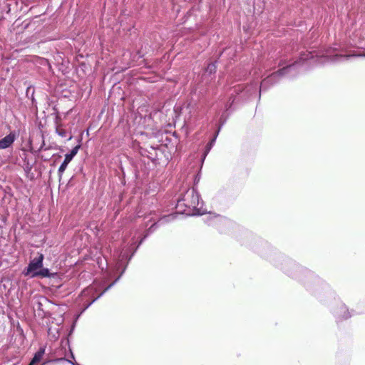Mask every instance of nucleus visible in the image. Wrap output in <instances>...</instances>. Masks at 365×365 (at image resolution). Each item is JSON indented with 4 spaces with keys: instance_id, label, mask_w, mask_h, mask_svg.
Here are the masks:
<instances>
[{
    "instance_id": "12",
    "label": "nucleus",
    "mask_w": 365,
    "mask_h": 365,
    "mask_svg": "<svg viewBox=\"0 0 365 365\" xmlns=\"http://www.w3.org/2000/svg\"><path fill=\"white\" fill-rule=\"evenodd\" d=\"M350 56H344V55L335 54L334 56L327 57V61L336 62V61H341V59H346Z\"/></svg>"
},
{
    "instance_id": "6",
    "label": "nucleus",
    "mask_w": 365,
    "mask_h": 365,
    "mask_svg": "<svg viewBox=\"0 0 365 365\" xmlns=\"http://www.w3.org/2000/svg\"><path fill=\"white\" fill-rule=\"evenodd\" d=\"M17 138L15 131L9 133L5 137L0 140V150L6 149L13 145Z\"/></svg>"
},
{
    "instance_id": "14",
    "label": "nucleus",
    "mask_w": 365,
    "mask_h": 365,
    "mask_svg": "<svg viewBox=\"0 0 365 365\" xmlns=\"http://www.w3.org/2000/svg\"><path fill=\"white\" fill-rule=\"evenodd\" d=\"M81 148V145H77L74 148H72L70 153L66 154V155L70 157V158L73 159L74 156L78 153L79 149Z\"/></svg>"
},
{
    "instance_id": "1",
    "label": "nucleus",
    "mask_w": 365,
    "mask_h": 365,
    "mask_svg": "<svg viewBox=\"0 0 365 365\" xmlns=\"http://www.w3.org/2000/svg\"><path fill=\"white\" fill-rule=\"evenodd\" d=\"M203 201L200 198L198 192L194 187H190L183 191L178 199L176 204L177 212L171 213L168 215H164L157 222L153 224L149 229L147 230V233L140 240L137 247L134 250L132 255L128 257L127 253H122L120 255L119 262L117 265L120 268L123 264L125 260L129 261L135 252L138 247L142 244L143 240L160 225L174 220L178 214H185L187 216L201 215L205 213L203 208ZM128 262L124 265L120 275L108 287H106L103 291L96 297H95L91 302H90L84 308L83 311L88 309L93 302L103 296L108 290H109L114 284L120 279L123 274L125 272Z\"/></svg>"
},
{
    "instance_id": "17",
    "label": "nucleus",
    "mask_w": 365,
    "mask_h": 365,
    "mask_svg": "<svg viewBox=\"0 0 365 365\" xmlns=\"http://www.w3.org/2000/svg\"><path fill=\"white\" fill-rule=\"evenodd\" d=\"M355 56H364L365 57V53H359L358 55H354Z\"/></svg>"
},
{
    "instance_id": "3",
    "label": "nucleus",
    "mask_w": 365,
    "mask_h": 365,
    "mask_svg": "<svg viewBox=\"0 0 365 365\" xmlns=\"http://www.w3.org/2000/svg\"><path fill=\"white\" fill-rule=\"evenodd\" d=\"M277 265L279 266L280 268L287 274H289L293 277L299 278V279H302V276L307 277L309 279L316 278L312 272L299 267L294 261L286 257H282V262L280 263H277Z\"/></svg>"
},
{
    "instance_id": "8",
    "label": "nucleus",
    "mask_w": 365,
    "mask_h": 365,
    "mask_svg": "<svg viewBox=\"0 0 365 365\" xmlns=\"http://www.w3.org/2000/svg\"><path fill=\"white\" fill-rule=\"evenodd\" d=\"M46 348L45 346L41 347L38 351L34 354L31 361L29 365H34L36 363H38L43 358V356L45 354Z\"/></svg>"
},
{
    "instance_id": "5",
    "label": "nucleus",
    "mask_w": 365,
    "mask_h": 365,
    "mask_svg": "<svg viewBox=\"0 0 365 365\" xmlns=\"http://www.w3.org/2000/svg\"><path fill=\"white\" fill-rule=\"evenodd\" d=\"M334 314L339 320L347 319L351 316L346 306L341 302L339 303V307L334 309Z\"/></svg>"
},
{
    "instance_id": "18",
    "label": "nucleus",
    "mask_w": 365,
    "mask_h": 365,
    "mask_svg": "<svg viewBox=\"0 0 365 365\" xmlns=\"http://www.w3.org/2000/svg\"><path fill=\"white\" fill-rule=\"evenodd\" d=\"M228 109H229L228 106L226 105V110H228Z\"/></svg>"
},
{
    "instance_id": "10",
    "label": "nucleus",
    "mask_w": 365,
    "mask_h": 365,
    "mask_svg": "<svg viewBox=\"0 0 365 365\" xmlns=\"http://www.w3.org/2000/svg\"><path fill=\"white\" fill-rule=\"evenodd\" d=\"M218 133H219V131L217 132V133L214 136V138L206 145L205 150V152L203 153V155H202V160H205V158H206L207 155L208 154V153L210 151V150L212 149V146L214 145L215 142L216 138H217V135H218Z\"/></svg>"
},
{
    "instance_id": "7",
    "label": "nucleus",
    "mask_w": 365,
    "mask_h": 365,
    "mask_svg": "<svg viewBox=\"0 0 365 365\" xmlns=\"http://www.w3.org/2000/svg\"><path fill=\"white\" fill-rule=\"evenodd\" d=\"M58 276L57 272H51L49 269L43 267L41 268L38 272L31 274V277H41V278H56Z\"/></svg>"
},
{
    "instance_id": "13",
    "label": "nucleus",
    "mask_w": 365,
    "mask_h": 365,
    "mask_svg": "<svg viewBox=\"0 0 365 365\" xmlns=\"http://www.w3.org/2000/svg\"><path fill=\"white\" fill-rule=\"evenodd\" d=\"M258 89V86L257 83H252L246 89V93H249L250 95L252 93H255Z\"/></svg>"
},
{
    "instance_id": "11",
    "label": "nucleus",
    "mask_w": 365,
    "mask_h": 365,
    "mask_svg": "<svg viewBox=\"0 0 365 365\" xmlns=\"http://www.w3.org/2000/svg\"><path fill=\"white\" fill-rule=\"evenodd\" d=\"M96 291V288L94 284L89 286L81 292V296L83 297L91 296Z\"/></svg>"
},
{
    "instance_id": "4",
    "label": "nucleus",
    "mask_w": 365,
    "mask_h": 365,
    "mask_svg": "<svg viewBox=\"0 0 365 365\" xmlns=\"http://www.w3.org/2000/svg\"><path fill=\"white\" fill-rule=\"evenodd\" d=\"M44 259V255L41 253L38 254L37 257L31 259L27 267L24 269L23 273L24 275L28 276L33 274L35 272H38V270L43 267V262Z\"/></svg>"
},
{
    "instance_id": "9",
    "label": "nucleus",
    "mask_w": 365,
    "mask_h": 365,
    "mask_svg": "<svg viewBox=\"0 0 365 365\" xmlns=\"http://www.w3.org/2000/svg\"><path fill=\"white\" fill-rule=\"evenodd\" d=\"M71 160H72V159L70 158V157L65 155L64 160L63 161V163H61V165H60V167L58 168V176L60 178L62 177L63 173H64L68 165L69 164V163Z\"/></svg>"
},
{
    "instance_id": "16",
    "label": "nucleus",
    "mask_w": 365,
    "mask_h": 365,
    "mask_svg": "<svg viewBox=\"0 0 365 365\" xmlns=\"http://www.w3.org/2000/svg\"><path fill=\"white\" fill-rule=\"evenodd\" d=\"M56 133L63 138H66L67 136V133L64 129L56 128Z\"/></svg>"
},
{
    "instance_id": "2",
    "label": "nucleus",
    "mask_w": 365,
    "mask_h": 365,
    "mask_svg": "<svg viewBox=\"0 0 365 365\" xmlns=\"http://www.w3.org/2000/svg\"><path fill=\"white\" fill-rule=\"evenodd\" d=\"M314 57L312 52L304 53L301 54L299 61H295L293 63L288 64L287 66H284V63H279V66H283L281 69L278 70L277 72L272 73L270 76H267L266 78L263 79L261 82L259 93L262 89H267L269 85H272L276 83V79L278 77L284 76L290 70L295 68L298 64L301 62L312 59ZM260 98V96H259Z\"/></svg>"
},
{
    "instance_id": "15",
    "label": "nucleus",
    "mask_w": 365,
    "mask_h": 365,
    "mask_svg": "<svg viewBox=\"0 0 365 365\" xmlns=\"http://www.w3.org/2000/svg\"><path fill=\"white\" fill-rule=\"evenodd\" d=\"M216 68H217L216 62H212V63H210L208 64V66L206 68V71L210 74L214 73L216 71Z\"/></svg>"
}]
</instances>
